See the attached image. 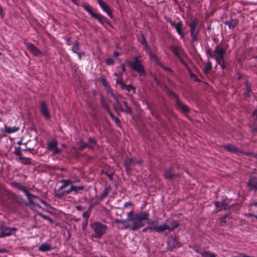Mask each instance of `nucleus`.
<instances>
[{
    "instance_id": "obj_1",
    "label": "nucleus",
    "mask_w": 257,
    "mask_h": 257,
    "mask_svg": "<svg viewBox=\"0 0 257 257\" xmlns=\"http://www.w3.org/2000/svg\"><path fill=\"white\" fill-rule=\"evenodd\" d=\"M145 221H147L148 226L142 230L143 232H146L148 230L151 232L154 231L158 233H162L167 230L171 231L179 225L177 221L173 220L170 224L164 223L158 225L157 222L149 219V217L148 220H145Z\"/></svg>"
},
{
    "instance_id": "obj_2",
    "label": "nucleus",
    "mask_w": 257,
    "mask_h": 257,
    "mask_svg": "<svg viewBox=\"0 0 257 257\" xmlns=\"http://www.w3.org/2000/svg\"><path fill=\"white\" fill-rule=\"evenodd\" d=\"M149 214L147 212H141L133 215V217L126 219V229L130 228L133 231L137 230L145 225V220H148Z\"/></svg>"
},
{
    "instance_id": "obj_3",
    "label": "nucleus",
    "mask_w": 257,
    "mask_h": 257,
    "mask_svg": "<svg viewBox=\"0 0 257 257\" xmlns=\"http://www.w3.org/2000/svg\"><path fill=\"white\" fill-rule=\"evenodd\" d=\"M91 228L94 232L92 236L96 238H100L104 234L107 229V226L98 221H94L90 224Z\"/></svg>"
},
{
    "instance_id": "obj_4",
    "label": "nucleus",
    "mask_w": 257,
    "mask_h": 257,
    "mask_svg": "<svg viewBox=\"0 0 257 257\" xmlns=\"http://www.w3.org/2000/svg\"><path fill=\"white\" fill-rule=\"evenodd\" d=\"M128 65L135 71L139 73L140 76L145 75V71L141 61L136 57L134 62H128Z\"/></svg>"
},
{
    "instance_id": "obj_5",
    "label": "nucleus",
    "mask_w": 257,
    "mask_h": 257,
    "mask_svg": "<svg viewBox=\"0 0 257 257\" xmlns=\"http://www.w3.org/2000/svg\"><path fill=\"white\" fill-rule=\"evenodd\" d=\"M226 50L221 45H217L214 51V54L212 55V58H214L216 62H219L224 58Z\"/></svg>"
},
{
    "instance_id": "obj_6",
    "label": "nucleus",
    "mask_w": 257,
    "mask_h": 257,
    "mask_svg": "<svg viewBox=\"0 0 257 257\" xmlns=\"http://www.w3.org/2000/svg\"><path fill=\"white\" fill-rule=\"evenodd\" d=\"M197 25V22L195 20L192 21L189 24V26L190 28V33L193 41H196L198 40V35L199 30H196V28Z\"/></svg>"
},
{
    "instance_id": "obj_7",
    "label": "nucleus",
    "mask_w": 257,
    "mask_h": 257,
    "mask_svg": "<svg viewBox=\"0 0 257 257\" xmlns=\"http://www.w3.org/2000/svg\"><path fill=\"white\" fill-rule=\"evenodd\" d=\"M115 103L113 104V107L115 110L124 111L127 114H131L132 113V109L131 107L128 105L125 106V108H123L121 102L119 101L118 97L117 96V99L115 100Z\"/></svg>"
},
{
    "instance_id": "obj_8",
    "label": "nucleus",
    "mask_w": 257,
    "mask_h": 257,
    "mask_svg": "<svg viewBox=\"0 0 257 257\" xmlns=\"http://www.w3.org/2000/svg\"><path fill=\"white\" fill-rule=\"evenodd\" d=\"M26 46L28 50L36 57H41L43 55L42 52L34 45L31 43H26Z\"/></svg>"
},
{
    "instance_id": "obj_9",
    "label": "nucleus",
    "mask_w": 257,
    "mask_h": 257,
    "mask_svg": "<svg viewBox=\"0 0 257 257\" xmlns=\"http://www.w3.org/2000/svg\"><path fill=\"white\" fill-rule=\"evenodd\" d=\"M98 4L99 7L101 8L102 10L105 12L107 15L110 18H113V15L111 12V10L109 6L103 0H96Z\"/></svg>"
},
{
    "instance_id": "obj_10",
    "label": "nucleus",
    "mask_w": 257,
    "mask_h": 257,
    "mask_svg": "<svg viewBox=\"0 0 257 257\" xmlns=\"http://www.w3.org/2000/svg\"><path fill=\"white\" fill-rule=\"evenodd\" d=\"M167 21L169 22L172 26L175 27L178 34L181 36L182 38H183L184 36L183 32V23L181 21H179L177 23H175V22L171 21V20L169 19H167Z\"/></svg>"
},
{
    "instance_id": "obj_11",
    "label": "nucleus",
    "mask_w": 257,
    "mask_h": 257,
    "mask_svg": "<svg viewBox=\"0 0 257 257\" xmlns=\"http://www.w3.org/2000/svg\"><path fill=\"white\" fill-rule=\"evenodd\" d=\"M140 164L141 161H137L135 158H127L125 161V166L127 170H132L137 164Z\"/></svg>"
},
{
    "instance_id": "obj_12",
    "label": "nucleus",
    "mask_w": 257,
    "mask_h": 257,
    "mask_svg": "<svg viewBox=\"0 0 257 257\" xmlns=\"http://www.w3.org/2000/svg\"><path fill=\"white\" fill-rule=\"evenodd\" d=\"M39 109L42 115L45 118V119H49L50 118L49 111L48 107L44 101L41 102Z\"/></svg>"
},
{
    "instance_id": "obj_13",
    "label": "nucleus",
    "mask_w": 257,
    "mask_h": 257,
    "mask_svg": "<svg viewBox=\"0 0 257 257\" xmlns=\"http://www.w3.org/2000/svg\"><path fill=\"white\" fill-rule=\"evenodd\" d=\"M1 232L0 237H3L6 236L11 235L13 231L16 230V228L15 227L10 228L7 227L5 226H1Z\"/></svg>"
},
{
    "instance_id": "obj_14",
    "label": "nucleus",
    "mask_w": 257,
    "mask_h": 257,
    "mask_svg": "<svg viewBox=\"0 0 257 257\" xmlns=\"http://www.w3.org/2000/svg\"><path fill=\"white\" fill-rule=\"evenodd\" d=\"M170 49L173 54L177 57V58L183 62L182 56L184 53L183 50L180 46H171Z\"/></svg>"
},
{
    "instance_id": "obj_15",
    "label": "nucleus",
    "mask_w": 257,
    "mask_h": 257,
    "mask_svg": "<svg viewBox=\"0 0 257 257\" xmlns=\"http://www.w3.org/2000/svg\"><path fill=\"white\" fill-rule=\"evenodd\" d=\"M170 94L174 96L176 99V104L178 108L184 112H187L189 111V109L187 106L182 103L177 98L176 95L172 91H170Z\"/></svg>"
},
{
    "instance_id": "obj_16",
    "label": "nucleus",
    "mask_w": 257,
    "mask_h": 257,
    "mask_svg": "<svg viewBox=\"0 0 257 257\" xmlns=\"http://www.w3.org/2000/svg\"><path fill=\"white\" fill-rule=\"evenodd\" d=\"M101 81L103 85L106 88L107 93L110 94V95L114 98V100L117 99V96H115L113 93L111 87L108 84V83L106 81L104 77L101 78Z\"/></svg>"
},
{
    "instance_id": "obj_17",
    "label": "nucleus",
    "mask_w": 257,
    "mask_h": 257,
    "mask_svg": "<svg viewBox=\"0 0 257 257\" xmlns=\"http://www.w3.org/2000/svg\"><path fill=\"white\" fill-rule=\"evenodd\" d=\"M22 191L25 194V195L27 196V198L29 200V201L32 203H33V199L35 198V199H38L42 203L44 204L45 203V202L41 199H39L37 196H34L33 195V194H31L30 193H29L26 189V188H24V187H21L20 188Z\"/></svg>"
},
{
    "instance_id": "obj_18",
    "label": "nucleus",
    "mask_w": 257,
    "mask_h": 257,
    "mask_svg": "<svg viewBox=\"0 0 257 257\" xmlns=\"http://www.w3.org/2000/svg\"><path fill=\"white\" fill-rule=\"evenodd\" d=\"M248 185L251 190L257 191V176H251L248 180Z\"/></svg>"
},
{
    "instance_id": "obj_19",
    "label": "nucleus",
    "mask_w": 257,
    "mask_h": 257,
    "mask_svg": "<svg viewBox=\"0 0 257 257\" xmlns=\"http://www.w3.org/2000/svg\"><path fill=\"white\" fill-rule=\"evenodd\" d=\"M116 83L119 82L121 85V88L126 90L127 92H130L133 91L134 93H135L136 88L134 86L132 85H125L122 81H119L118 79L116 80Z\"/></svg>"
},
{
    "instance_id": "obj_20",
    "label": "nucleus",
    "mask_w": 257,
    "mask_h": 257,
    "mask_svg": "<svg viewBox=\"0 0 257 257\" xmlns=\"http://www.w3.org/2000/svg\"><path fill=\"white\" fill-rule=\"evenodd\" d=\"M168 245L171 249L172 247H179L182 245L175 238H170L168 241Z\"/></svg>"
},
{
    "instance_id": "obj_21",
    "label": "nucleus",
    "mask_w": 257,
    "mask_h": 257,
    "mask_svg": "<svg viewBox=\"0 0 257 257\" xmlns=\"http://www.w3.org/2000/svg\"><path fill=\"white\" fill-rule=\"evenodd\" d=\"M164 175L165 178L167 179H171L176 176V175L173 173V170L171 168L167 169L165 171Z\"/></svg>"
},
{
    "instance_id": "obj_22",
    "label": "nucleus",
    "mask_w": 257,
    "mask_h": 257,
    "mask_svg": "<svg viewBox=\"0 0 257 257\" xmlns=\"http://www.w3.org/2000/svg\"><path fill=\"white\" fill-rule=\"evenodd\" d=\"M92 17L96 19L98 22L103 25L106 22L105 18L100 14L95 13L93 14Z\"/></svg>"
},
{
    "instance_id": "obj_23",
    "label": "nucleus",
    "mask_w": 257,
    "mask_h": 257,
    "mask_svg": "<svg viewBox=\"0 0 257 257\" xmlns=\"http://www.w3.org/2000/svg\"><path fill=\"white\" fill-rule=\"evenodd\" d=\"M19 130V127L18 126H5V132L7 134H12L17 132Z\"/></svg>"
},
{
    "instance_id": "obj_24",
    "label": "nucleus",
    "mask_w": 257,
    "mask_h": 257,
    "mask_svg": "<svg viewBox=\"0 0 257 257\" xmlns=\"http://www.w3.org/2000/svg\"><path fill=\"white\" fill-rule=\"evenodd\" d=\"M51 249V247L50 244L46 242L43 243L39 247V250L44 252L47 251L48 250H50Z\"/></svg>"
},
{
    "instance_id": "obj_25",
    "label": "nucleus",
    "mask_w": 257,
    "mask_h": 257,
    "mask_svg": "<svg viewBox=\"0 0 257 257\" xmlns=\"http://www.w3.org/2000/svg\"><path fill=\"white\" fill-rule=\"evenodd\" d=\"M110 186L109 185H106L105 186L104 190L100 194V198L101 199H103L104 198L106 197L110 192Z\"/></svg>"
},
{
    "instance_id": "obj_26",
    "label": "nucleus",
    "mask_w": 257,
    "mask_h": 257,
    "mask_svg": "<svg viewBox=\"0 0 257 257\" xmlns=\"http://www.w3.org/2000/svg\"><path fill=\"white\" fill-rule=\"evenodd\" d=\"M215 206L219 210H221L226 208L227 204L224 202H215Z\"/></svg>"
},
{
    "instance_id": "obj_27",
    "label": "nucleus",
    "mask_w": 257,
    "mask_h": 257,
    "mask_svg": "<svg viewBox=\"0 0 257 257\" xmlns=\"http://www.w3.org/2000/svg\"><path fill=\"white\" fill-rule=\"evenodd\" d=\"M225 24L227 25L230 29H233L237 25V21L236 19H231L228 21L224 22Z\"/></svg>"
},
{
    "instance_id": "obj_28",
    "label": "nucleus",
    "mask_w": 257,
    "mask_h": 257,
    "mask_svg": "<svg viewBox=\"0 0 257 257\" xmlns=\"http://www.w3.org/2000/svg\"><path fill=\"white\" fill-rule=\"evenodd\" d=\"M57 146V142L55 140H53L47 143L48 149L49 151H52Z\"/></svg>"
},
{
    "instance_id": "obj_29",
    "label": "nucleus",
    "mask_w": 257,
    "mask_h": 257,
    "mask_svg": "<svg viewBox=\"0 0 257 257\" xmlns=\"http://www.w3.org/2000/svg\"><path fill=\"white\" fill-rule=\"evenodd\" d=\"M223 148L227 151L232 153H236L238 151V150L234 146L231 145L224 146Z\"/></svg>"
},
{
    "instance_id": "obj_30",
    "label": "nucleus",
    "mask_w": 257,
    "mask_h": 257,
    "mask_svg": "<svg viewBox=\"0 0 257 257\" xmlns=\"http://www.w3.org/2000/svg\"><path fill=\"white\" fill-rule=\"evenodd\" d=\"M61 182L63 183V185H61L58 189V191H61L68 186L70 184H72V181L69 180H62Z\"/></svg>"
},
{
    "instance_id": "obj_31",
    "label": "nucleus",
    "mask_w": 257,
    "mask_h": 257,
    "mask_svg": "<svg viewBox=\"0 0 257 257\" xmlns=\"http://www.w3.org/2000/svg\"><path fill=\"white\" fill-rule=\"evenodd\" d=\"M82 7L84 8V9L87 11L92 17L93 16L95 13L93 12L92 11V8L88 4H83L82 5Z\"/></svg>"
},
{
    "instance_id": "obj_32",
    "label": "nucleus",
    "mask_w": 257,
    "mask_h": 257,
    "mask_svg": "<svg viewBox=\"0 0 257 257\" xmlns=\"http://www.w3.org/2000/svg\"><path fill=\"white\" fill-rule=\"evenodd\" d=\"M251 92V89L250 85L248 84H246V90L243 93L244 97L246 99L250 97Z\"/></svg>"
},
{
    "instance_id": "obj_33",
    "label": "nucleus",
    "mask_w": 257,
    "mask_h": 257,
    "mask_svg": "<svg viewBox=\"0 0 257 257\" xmlns=\"http://www.w3.org/2000/svg\"><path fill=\"white\" fill-rule=\"evenodd\" d=\"M115 222L116 223L122 224L123 228L124 229H126V227H127V225H126L127 221H126V219H115Z\"/></svg>"
},
{
    "instance_id": "obj_34",
    "label": "nucleus",
    "mask_w": 257,
    "mask_h": 257,
    "mask_svg": "<svg viewBox=\"0 0 257 257\" xmlns=\"http://www.w3.org/2000/svg\"><path fill=\"white\" fill-rule=\"evenodd\" d=\"M202 257H216L215 253H211L209 251H203L200 252Z\"/></svg>"
},
{
    "instance_id": "obj_35",
    "label": "nucleus",
    "mask_w": 257,
    "mask_h": 257,
    "mask_svg": "<svg viewBox=\"0 0 257 257\" xmlns=\"http://www.w3.org/2000/svg\"><path fill=\"white\" fill-rule=\"evenodd\" d=\"M79 43L78 41L75 42L74 43V45L72 48L71 51L73 53H77L78 50H79Z\"/></svg>"
},
{
    "instance_id": "obj_36",
    "label": "nucleus",
    "mask_w": 257,
    "mask_h": 257,
    "mask_svg": "<svg viewBox=\"0 0 257 257\" xmlns=\"http://www.w3.org/2000/svg\"><path fill=\"white\" fill-rule=\"evenodd\" d=\"M71 187L72 191H74L75 192H78L80 190H82L85 188L84 186L82 185L79 186L71 185Z\"/></svg>"
},
{
    "instance_id": "obj_37",
    "label": "nucleus",
    "mask_w": 257,
    "mask_h": 257,
    "mask_svg": "<svg viewBox=\"0 0 257 257\" xmlns=\"http://www.w3.org/2000/svg\"><path fill=\"white\" fill-rule=\"evenodd\" d=\"M19 159L22 160V163L25 164H29L31 163V159L29 158H26L23 156L20 157Z\"/></svg>"
},
{
    "instance_id": "obj_38",
    "label": "nucleus",
    "mask_w": 257,
    "mask_h": 257,
    "mask_svg": "<svg viewBox=\"0 0 257 257\" xmlns=\"http://www.w3.org/2000/svg\"><path fill=\"white\" fill-rule=\"evenodd\" d=\"M212 63L211 62L208 60L207 63L204 68V72L207 73L209 70H210L212 68Z\"/></svg>"
},
{
    "instance_id": "obj_39",
    "label": "nucleus",
    "mask_w": 257,
    "mask_h": 257,
    "mask_svg": "<svg viewBox=\"0 0 257 257\" xmlns=\"http://www.w3.org/2000/svg\"><path fill=\"white\" fill-rule=\"evenodd\" d=\"M109 113L110 114V116L113 120V121L116 123V124L117 125H119V124L120 123V121L119 119V118H117L116 116H114L110 111H109Z\"/></svg>"
},
{
    "instance_id": "obj_40",
    "label": "nucleus",
    "mask_w": 257,
    "mask_h": 257,
    "mask_svg": "<svg viewBox=\"0 0 257 257\" xmlns=\"http://www.w3.org/2000/svg\"><path fill=\"white\" fill-rule=\"evenodd\" d=\"M217 63V64H219L221 67V68L222 69H225V68L226 67V63H225V59H221V60H219V62H216Z\"/></svg>"
},
{
    "instance_id": "obj_41",
    "label": "nucleus",
    "mask_w": 257,
    "mask_h": 257,
    "mask_svg": "<svg viewBox=\"0 0 257 257\" xmlns=\"http://www.w3.org/2000/svg\"><path fill=\"white\" fill-rule=\"evenodd\" d=\"M14 153L16 155L19 156L20 157L23 156L22 154L21 151L20 147H16L15 148Z\"/></svg>"
},
{
    "instance_id": "obj_42",
    "label": "nucleus",
    "mask_w": 257,
    "mask_h": 257,
    "mask_svg": "<svg viewBox=\"0 0 257 257\" xmlns=\"http://www.w3.org/2000/svg\"><path fill=\"white\" fill-rule=\"evenodd\" d=\"M90 215V209H89L86 211H85L82 216L84 218H86V220H87Z\"/></svg>"
},
{
    "instance_id": "obj_43",
    "label": "nucleus",
    "mask_w": 257,
    "mask_h": 257,
    "mask_svg": "<svg viewBox=\"0 0 257 257\" xmlns=\"http://www.w3.org/2000/svg\"><path fill=\"white\" fill-rule=\"evenodd\" d=\"M142 44L144 46L145 48L146 49V50L147 51H150V48H149V47L147 45V43L144 38H143Z\"/></svg>"
},
{
    "instance_id": "obj_44",
    "label": "nucleus",
    "mask_w": 257,
    "mask_h": 257,
    "mask_svg": "<svg viewBox=\"0 0 257 257\" xmlns=\"http://www.w3.org/2000/svg\"><path fill=\"white\" fill-rule=\"evenodd\" d=\"M71 191H72V187H71L70 188V189H69L68 190H66L63 191L61 192V195H64L69 194Z\"/></svg>"
},
{
    "instance_id": "obj_45",
    "label": "nucleus",
    "mask_w": 257,
    "mask_h": 257,
    "mask_svg": "<svg viewBox=\"0 0 257 257\" xmlns=\"http://www.w3.org/2000/svg\"><path fill=\"white\" fill-rule=\"evenodd\" d=\"M150 53V58L152 59H153L156 62H158V58L157 57L154 55V54H152L151 53V51H148Z\"/></svg>"
},
{
    "instance_id": "obj_46",
    "label": "nucleus",
    "mask_w": 257,
    "mask_h": 257,
    "mask_svg": "<svg viewBox=\"0 0 257 257\" xmlns=\"http://www.w3.org/2000/svg\"><path fill=\"white\" fill-rule=\"evenodd\" d=\"M61 149L58 148L57 147H56L55 148L53 149L52 151H53V154L54 155L58 154L61 152Z\"/></svg>"
},
{
    "instance_id": "obj_47",
    "label": "nucleus",
    "mask_w": 257,
    "mask_h": 257,
    "mask_svg": "<svg viewBox=\"0 0 257 257\" xmlns=\"http://www.w3.org/2000/svg\"><path fill=\"white\" fill-rule=\"evenodd\" d=\"M106 63L108 65H111L114 63V61L111 58H108L106 60Z\"/></svg>"
},
{
    "instance_id": "obj_48",
    "label": "nucleus",
    "mask_w": 257,
    "mask_h": 257,
    "mask_svg": "<svg viewBox=\"0 0 257 257\" xmlns=\"http://www.w3.org/2000/svg\"><path fill=\"white\" fill-rule=\"evenodd\" d=\"M206 54L208 55V57L212 58V55L214 54V53H212L210 49H208L206 50Z\"/></svg>"
},
{
    "instance_id": "obj_49",
    "label": "nucleus",
    "mask_w": 257,
    "mask_h": 257,
    "mask_svg": "<svg viewBox=\"0 0 257 257\" xmlns=\"http://www.w3.org/2000/svg\"><path fill=\"white\" fill-rule=\"evenodd\" d=\"M133 211L128 212L127 213V218L126 219H130V218L133 217Z\"/></svg>"
},
{
    "instance_id": "obj_50",
    "label": "nucleus",
    "mask_w": 257,
    "mask_h": 257,
    "mask_svg": "<svg viewBox=\"0 0 257 257\" xmlns=\"http://www.w3.org/2000/svg\"><path fill=\"white\" fill-rule=\"evenodd\" d=\"M42 217L43 218H44L45 219H47V220H48L50 222H51L52 221V219L50 217H49L48 216L43 215H42Z\"/></svg>"
},
{
    "instance_id": "obj_51",
    "label": "nucleus",
    "mask_w": 257,
    "mask_h": 257,
    "mask_svg": "<svg viewBox=\"0 0 257 257\" xmlns=\"http://www.w3.org/2000/svg\"><path fill=\"white\" fill-rule=\"evenodd\" d=\"M0 15L2 17H4V12H3V10L2 9V8H1V7L0 6Z\"/></svg>"
},
{
    "instance_id": "obj_52",
    "label": "nucleus",
    "mask_w": 257,
    "mask_h": 257,
    "mask_svg": "<svg viewBox=\"0 0 257 257\" xmlns=\"http://www.w3.org/2000/svg\"><path fill=\"white\" fill-rule=\"evenodd\" d=\"M8 252V250H7L5 248L0 249V253H5V252Z\"/></svg>"
},
{
    "instance_id": "obj_53",
    "label": "nucleus",
    "mask_w": 257,
    "mask_h": 257,
    "mask_svg": "<svg viewBox=\"0 0 257 257\" xmlns=\"http://www.w3.org/2000/svg\"><path fill=\"white\" fill-rule=\"evenodd\" d=\"M132 205V203H131V202H126V203L124 204V206L125 207H128V206H130V205Z\"/></svg>"
},
{
    "instance_id": "obj_54",
    "label": "nucleus",
    "mask_w": 257,
    "mask_h": 257,
    "mask_svg": "<svg viewBox=\"0 0 257 257\" xmlns=\"http://www.w3.org/2000/svg\"><path fill=\"white\" fill-rule=\"evenodd\" d=\"M120 67H121V71H122V72H123L125 71V66L123 64H121V66H120Z\"/></svg>"
},
{
    "instance_id": "obj_55",
    "label": "nucleus",
    "mask_w": 257,
    "mask_h": 257,
    "mask_svg": "<svg viewBox=\"0 0 257 257\" xmlns=\"http://www.w3.org/2000/svg\"><path fill=\"white\" fill-rule=\"evenodd\" d=\"M113 55L114 56L117 57L119 55V54L117 52H114Z\"/></svg>"
},
{
    "instance_id": "obj_56",
    "label": "nucleus",
    "mask_w": 257,
    "mask_h": 257,
    "mask_svg": "<svg viewBox=\"0 0 257 257\" xmlns=\"http://www.w3.org/2000/svg\"><path fill=\"white\" fill-rule=\"evenodd\" d=\"M76 208L78 210H82V207L80 205H78V206H77L76 207Z\"/></svg>"
},
{
    "instance_id": "obj_57",
    "label": "nucleus",
    "mask_w": 257,
    "mask_h": 257,
    "mask_svg": "<svg viewBox=\"0 0 257 257\" xmlns=\"http://www.w3.org/2000/svg\"><path fill=\"white\" fill-rule=\"evenodd\" d=\"M163 69L165 70H167V71H171V69L169 67H163Z\"/></svg>"
},
{
    "instance_id": "obj_58",
    "label": "nucleus",
    "mask_w": 257,
    "mask_h": 257,
    "mask_svg": "<svg viewBox=\"0 0 257 257\" xmlns=\"http://www.w3.org/2000/svg\"><path fill=\"white\" fill-rule=\"evenodd\" d=\"M76 54H77L78 55L79 59H80L81 58L82 54L79 52H78L77 53H76Z\"/></svg>"
},
{
    "instance_id": "obj_59",
    "label": "nucleus",
    "mask_w": 257,
    "mask_h": 257,
    "mask_svg": "<svg viewBox=\"0 0 257 257\" xmlns=\"http://www.w3.org/2000/svg\"><path fill=\"white\" fill-rule=\"evenodd\" d=\"M253 115H255L256 116V118L257 119V109H255L254 110V111L253 113Z\"/></svg>"
},
{
    "instance_id": "obj_60",
    "label": "nucleus",
    "mask_w": 257,
    "mask_h": 257,
    "mask_svg": "<svg viewBox=\"0 0 257 257\" xmlns=\"http://www.w3.org/2000/svg\"><path fill=\"white\" fill-rule=\"evenodd\" d=\"M81 143L82 144V145L81 146V149H83V148H85L86 147L85 144L83 143L82 142H81Z\"/></svg>"
},
{
    "instance_id": "obj_61",
    "label": "nucleus",
    "mask_w": 257,
    "mask_h": 257,
    "mask_svg": "<svg viewBox=\"0 0 257 257\" xmlns=\"http://www.w3.org/2000/svg\"><path fill=\"white\" fill-rule=\"evenodd\" d=\"M246 215L248 217H251V216H253V215H254L252 214H250V213H247L246 214Z\"/></svg>"
},
{
    "instance_id": "obj_62",
    "label": "nucleus",
    "mask_w": 257,
    "mask_h": 257,
    "mask_svg": "<svg viewBox=\"0 0 257 257\" xmlns=\"http://www.w3.org/2000/svg\"><path fill=\"white\" fill-rule=\"evenodd\" d=\"M87 220H86L85 222V223H83V224H82V225H83V227H85V226L87 225Z\"/></svg>"
},
{
    "instance_id": "obj_63",
    "label": "nucleus",
    "mask_w": 257,
    "mask_h": 257,
    "mask_svg": "<svg viewBox=\"0 0 257 257\" xmlns=\"http://www.w3.org/2000/svg\"><path fill=\"white\" fill-rule=\"evenodd\" d=\"M89 141L91 142L93 144H95V142L94 140H93L91 138H90L89 139Z\"/></svg>"
},
{
    "instance_id": "obj_64",
    "label": "nucleus",
    "mask_w": 257,
    "mask_h": 257,
    "mask_svg": "<svg viewBox=\"0 0 257 257\" xmlns=\"http://www.w3.org/2000/svg\"><path fill=\"white\" fill-rule=\"evenodd\" d=\"M33 150V149H31V148H27L25 150V151H30V152H32V151Z\"/></svg>"
}]
</instances>
